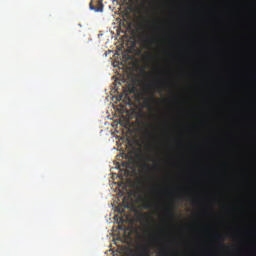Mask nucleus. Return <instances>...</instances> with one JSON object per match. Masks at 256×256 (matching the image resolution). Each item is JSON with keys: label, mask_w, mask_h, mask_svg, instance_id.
Returning a JSON list of instances; mask_svg holds the SVG:
<instances>
[{"label": "nucleus", "mask_w": 256, "mask_h": 256, "mask_svg": "<svg viewBox=\"0 0 256 256\" xmlns=\"http://www.w3.org/2000/svg\"><path fill=\"white\" fill-rule=\"evenodd\" d=\"M90 9L96 13H103V0H91Z\"/></svg>", "instance_id": "1"}, {"label": "nucleus", "mask_w": 256, "mask_h": 256, "mask_svg": "<svg viewBox=\"0 0 256 256\" xmlns=\"http://www.w3.org/2000/svg\"><path fill=\"white\" fill-rule=\"evenodd\" d=\"M132 256H151L149 247H147V245H139Z\"/></svg>", "instance_id": "2"}, {"label": "nucleus", "mask_w": 256, "mask_h": 256, "mask_svg": "<svg viewBox=\"0 0 256 256\" xmlns=\"http://www.w3.org/2000/svg\"><path fill=\"white\" fill-rule=\"evenodd\" d=\"M146 23V25H145ZM145 23H140L139 24V30L140 31H146V29H153V26L151 25V21L150 20H145Z\"/></svg>", "instance_id": "3"}, {"label": "nucleus", "mask_w": 256, "mask_h": 256, "mask_svg": "<svg viewBox=\"0 0 256 256\" xmlns=\"http://www.w3.org/2000/svg\"><path fill=\"white\" fill-rule=\"evenodd\" d=\"M153 101H157L153 93H151L150 97L145 98L144 103L148 109H151V103H153Z\"/></svg>", "instance_id": "4"}, {"label": "nucleus", "mask_w": 256, "mask_h": 256, "mask_svg": "<svg viewBox=\"0 0 256 256\" xmlns=\"http://www.w3.org/2000/svg\"><path fill=\"white\" fill-rule=\"evenodd\" d=\"M183 149V143H179L177 146H168V151H181Z\"/></svg>", "instance_id": "5"}, {"label": "nucleus", "mask_w": 256, "mask_h": 256, "mask_svg": "<svg viewBox=\"0 0 256 256\" xmlns=\"http://www.w3.org/2000/svg\"><path fill=\"white\" fill-rule=\"evenodd\" d=\"M144 43H145V45L151 46V45H153V43H155V38L146 36L144 39Z\"/></svg>", "instance_id": "6"}, {"label": "nucleus", "mask_w": 256, "mask_h": 256, "mask_svg": "<svg viewBox=\"0 0 256 256\" xmlns=\"http://www.w3.org/2000/svg\"><path fill=\"white\" fill-rule=\"evenodd\" d=\"M117 157H121L122 159H127L128 161H133V158L131 157V154H127V153H120L117 155Z\"/></svg>", "instance_id": "7"}, {"label": "nucleus", "mask_w": 256, "mask_h": 256, "mask_svg": "<svg viewBox=\"0 0 256 256\" xmlns=\"http://www.w3.org/2000/svg\"><path fill=\"white\" fill-rule=\"evenodd\" d=\"M119 223H121L118 225V228L120 229V231H125L127 229V226L123 225V223H125V218L120 217Z\"/></svg>", "instance_id": "8"}, {"label": "nucleus", "mask_w": 256, "mask_h": 256, "mask_svg": "<svg viewBox=\"0 0 256 256\" xmlns=\"http://www.w3.org/2000/svg\"><path fill=\"white\" fill-rule=\"evenodd\" d=\"M166 214H167L171 219H173L174 214H173V209L171 208V206H169V207L166 208Z\"/></svg>", "instance_id": "9"}, {"label": "nucleus", "mask_w": 256, "mask_h": 256, "mask_svg": "<svg viewBox=\"0 0 256 256\" xmlns=\"http://www.w3.org/2000/svg\"><path fill=\"white\" fill-rule=\"evenodd\" d=\"M134 163H137V162H129V161H124V162H121L122 164V167H129V165H134Z\"/></svg>", "instance_id": "10"}, {"label": "nucleus", "mask_w": 256, "mask_h": 256, "mask_svg": "<svg viewBox=\"0 0 256 256\" xmlns=\"http://www.w3.org/2000/svg\"><path fill=\"white\" fill-rule=\"evenodd\" d=\"M144 209H153V203H151L150 201H148V202L144 205Z\"/></svg>", "instance_id": "11"}, {"label": "nucleus", "mask_w": 256, "mask_h": 256, "mask_svg": "<svg viewBox=\"0 0 256 256\" xmlns=\"http://www.w3.org/2000/svg\"><path fill=\"white\" fill-rule=\"evenodd\" d=\"M116 211H117L120 215H123V213H125V208H117Z\"/></svg>", "instance_id": "12"}, {"label": "nucleus", "mask_w": 256, "mask_h": 256, "mask_svg": "<svg viewBox=\"0 0 256 256\" xmlns=\"http://www.w3.org/2000/svg\"><path fill=\"white\" fill-rule=\"evenodd\" d=\"M215 237L218 239V241H223V235L217 234Z\"/></svg>", "instance_id": "13"}, {"label": "nucleus", "mask_w": 256, "mask_h": 256, "mask_svg": "<svg viewBox=\"0 0 256 256\" xmlns=\"http://www.w3.org/2000/svg\"><path fill=\"white\" fill-rule=\"evenodd\" d=\"M160 256H167V250H165V249L161 250Z\"/></svg>", "instance_id": "14"}, {"label": "nucleus", "mask_w": 256, "mask_h": 256, "mask_svg": "<svg viewBox=\"0 0 256 256\" xmlns=\"http://www.w3.org/2000/svg\"><path fill=\"white\" fill-rule=\"evenodd\" d=\"M141 218L147 220V214H141Z\"/></svg>", "instance_id": "15"}, {"label": "nucleus", "mask_w": 256, "mask_h": 256, "mask_svg": "<svg viewBox=\"0 0 256 256\" xmlns=\"http://www.w3.org/2000/svg\"><path fill=\"white\" fill-rule=\"evenodd\" d=\"M156 89H161V86L159 84H155Z\"/></svg>", "instance_id": "16"}, {"label": "nucleus", "mask_w": 256, "mask_h": 256, "mask_svg": "<svg viewBox=\"0 0 256 256\" xmlns=\"http://www.w3.org/2000/svg\"><path fill=\"white\" fill-rule=\"evenodd\" d=\"M151 85H148L147 87H146V89H147V91H150L151 90Z\"/></svg>", "instance_id": "17"}, {"label": "nucleus", "mask_w": 256, "mask_h": 256, "mask_svg": "<svg viewBox=\"0 0 256 256\" xmlns=\"http://www.w3.org/2000/svg\"><path fill=\"white\" fill-rule=\"evenodd\" d=\"M220 247H225V244H223V242H221Z\"/></svg>", "instance_id": "18"}, {"label": "nucleus", "mask_w": 256, "mask_h": 256, "mask_svg": "<svg viewBox=\"0 0 256 256\" xmlns=\"http://www.w3.org/2000/svg\"><path fill=\"white\" fill-rule=\"evenodd\" d=\"M148 137H151V132H147Z\"/></svg>", "instance_id": "19"}, {"label": "nucleus", "mask_w": 256, "mask_h": 256, "mask_svg": "<svg viewBox=\"0 0 256 256\" xmlns=\"http://www.w3.org/2000/svg\"><path fill=\"white\" fill-rule=\"evenodd\" d=\"M149 145H150L149 142H147V143H146V147H149Z\"/></svg>", "instance_id": "20"}, {"label": "nucleus", "mask_w": 256, "mask_h": 256, "mask_svg": "<svg viewBox=\"0 0 256 256\" xmlns=\"http://www.w3.org/2000/svg\"><path fill=\"white\" fill-rule=\"evenodd\" d=\"M194 149H199V146H194Z\"/></svg>", "instance_id": "21"}, {"label": "nucleus", "mask_w": 256, "mask_h": 256, "mask_svg": "<svg viewBox=\"0 0 256 256\" xmlns=\"http://www.w3.org/2000/svg\"><path fill=\"white\" fill-rule=\"evenodd\" d=\"M127 209H129V204L126 206Z\"/></svg>", "instance_id": "22"}, {"label": "nucleus", "mask_w": 256, "mask_h": 256, "mask_svg": "<svg viewBox=\"0 0 256 256\" xmlns=\"http://www.w3.org/2000/svg\"><path fill=\"white\" fill-rule=\"evenodd\" d=\"M150 237H153V234H150Z\"/></svg>", "instance_id": "23"}, {"label": "nucleus", "mask_w": 256, "mask_h": 256, "mask_svg": "<svg viewBox=\"0 0 256 256\" xmlns=\"http://www.w3.org/2000/svg\"><path fill=\"white\" fill-rule=\"evenodd\" d=\"M117 165H119V162H117Z\"/></svg>", "instance_id": "24"}]
</instances>
